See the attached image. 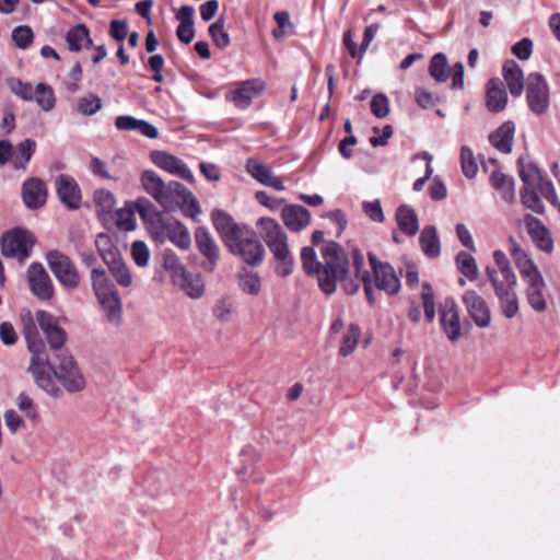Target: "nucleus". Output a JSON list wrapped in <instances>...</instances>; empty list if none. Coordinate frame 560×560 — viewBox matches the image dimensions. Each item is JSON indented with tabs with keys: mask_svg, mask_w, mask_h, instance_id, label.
Returning a JSON list of instances; mask_svg holds the SVG:
<instances>
[{
	"mask_svg": "<svg viewBox=\"0 0 560 560\" xmlns=\"http://www.w3.org/2000/svg\"><path fill=\"white\" fill-rule=\"evenodd\" d=\"M24 336L31 352L28 372L40 389L54 397L61 394L58 383L70 393L84 389L85 380L72 355L67 351H60L56 354L57 363H52L49 360L46 345L33 324L24 327Z\"/></svg>",
	"mask_w": 560,
	"mask_h": 560,
	"instance_id": "obj_1",
	"label": "nucleus"
},
{
	"mask_svg": "<svg viewBox=\"0 0 560 560\" xmlns=\"http://www.w3.org/2000/svg\"><path fill=\"white\" fill-rule=\"evenodd\" d=\"M323 261L318 260L315 249L305 246L301 250V261L304 272L317 279L319 289L331 295L336 292L337 282L346 294L353 295L359 292L360 283L357 278H350V262L346 250L335 241L326 242L320 248Z\"/></svg>",
	"mask_w": 560,
	"mask_h": 560,
	"instance_id": "obj_2",
	"label": "nucleus"
},
{
	"mask_svg": "<svg viewBox=\"0 0 560 560\" xmlns=\"http://www.w3.org/2000/svg\"><path fill=\"white\" fill-rule=\"evenodd\" d=\"M211 221L232 255L238 256L245 264L253 267L262 262L264 245L249 225L235 222L230 213L221 209L212 210Z\"/></svg>",
	"mask_w": 560,
	"mask_h": 560,
	"instance_id": "obj_3",
	"label": "nucleus"
},
{
	"mask_svg": "<svg viewBox=\"0 0 560 560\" xmlns=\"http://www.w3.org/2000/svg\"><path fill=\"white\" fill-rule=\"evenodd\" d=\"M354 277L362 282L366 300L370 305L376 302L374 289L384 291L388 295H396L400 291V277L389 262L381 261L374 253H368L371 271L364 269V257L358 247L350 253Z\"/></svg>",
	"mask_w": 560,
	"mask_h": 560,
	"instance_id": "obj_4",
	"label": "nucleus"
},
{
	"mask_svg": "<svg viewBox=\"0 0 560 560\" xmlns=\"http://www.w3.org/2000/svg\"><path fill=\"white\" fill-rule=\"evenodd\" d=\"M510 253L525 285V299L528 305L537 313H544L548 308L547 283L527 253L510 238Z\"/></svg>",
	"mask_w": 560,
	"mask_h": 560,
	"instance_id": "obj_5",
	"label": "nucleus"
},
{
	"mask_svg": "<svg viewBox=\"0 0 560 560\" xmlns=\"http://www.w3.org/2000/svg\"><path fill=\"white\" fill-rule=\"evenodd\" d=\"M260 237L268 246L276 261V273L285 278L293 272L294 257L290 250L288 235L282 226L272 218L262 217L257 220Z\"/></svg>",
	"mask_w": 560,
	"mask_h": 560,
	"instance_id": "obj_6",
	"label": "nucleus"
},
{
	"mask_svg": "<svg viewBox=\"0 0 560 560\" xmlns=\"http://www.w3.org/2000/svg\"><path fill=\"white\" fill-rule=\"evenodd\" d=\"M92 289L102 305L107 319L119 325L121 319V302L115 284L108 278L106 271L101 268H93L90 272Z\"/></svg>",
	"mask_w": 560,
	"mask_h": 560,
	"instance_id": "obj_7",
	"label": "nucleus"
},
{
	"mask_svg": "<svg viewBox=\"0 0 560 560\" xmlns=\"http://www.w3.org/2000/svg\"><path fill=\"white\" fill-rule=\"evenodd\" d=\"M486 273L494 293L515 289L517 278L511 267L510 259L502 250H494L493 264L486 268Z\"/></svg>",
	"mask_w": 560,
	"mask_h": 560,
	"instance_id": "obj_8",
	"label": "nucleus"
},
{
	"mask_svg": "<svg viewBox=\"0 0 560 560\" xmlns=\"http://www.w3.org/2000/svg\"><path fill=\"white\" fill-rule=\"evenodd\" d=\"M141 185L166 212L175 208V188L172 183L166 184L153 171H144L141 175Z\"/></svg>",
	"mask_w": 560,
	"mask_h": 560,
	"instance_id": "obj_9",
	"label": "nucleus"
},
{
	"mask_svg": "<svg viewBox=\"0 0 560 560\" xmlns=\"http://www.w3.org/2000/svg\"><path fill=\"white\" fill-rule=\"evenodd\" d=\"M35 240L31 233L22 229H15L1 240V252L5 257L15 258L23 262L31 256Z\"/></svg>",
	"mask_w": 560,
	"mask_h": 560,
	"instance_id": "obj_10",
	"label": "nucleus"
},
{
	"mask_svg": "<svg viewBox=\"0 0 560 560\" xmlns=\"http://www.w3.org/2000/svg\"><path fill=\"white\" fill-rule=\"evenodd\" d=\"M526 98L529 109L536 115H542L549 107V88L545 78L539 73H530L526 79Z\"/></svg>",
	"mask_w": 560,
	"mask_h": 560,
	"instance_id": "obj_11",
	"label": "nucleus"
},
{
	"mask_svg": "<svg viewBox=\"0 0 560 560\" xmlns=\"http://www.w3.org/2000/svg\"><path fill=\"white\" fill-rule=\"evenodd\" d=\"M48 266L56 279L67 288H75L80 282V276L71 259L58 252L52 250L47 254Z\"/></svg>",
	"mask_w": 560,
	"mask_h": 560,
	"instance_id": "obj_12",
	"label": "nucleus"
},
{
	"mask_svg": "<svg viewBox=\"0 0 560 560\" xmlns=\"http://www.w3.org/2000/svg\"><path fill=\"white\" fill-rule=\"evenodd\" d=\"M142 220L151 236L159 243L171 241L175 243V230L173 224L167 221L161 212H158L152 202H149L148 209L142 208Z\"/></svg>",
	"mask_w": 560,
	"mask_h": 560,
	"instance_id": "obj_13",
	"label": "nucleus"
},
{
	"mask_svg": "<svg viewBox=\"0 0 560 560\" xmlns=\"http://www.w3.org/2000/svg\"><path fill=\"white\" fill-rule=\"evenodd\" d=\"M194 236L198 252L206 259L202 268L207 271H213L221 258L219 245L210 231L205 226H198L195 230Z\"/></svg>",
	"mask_w": 560,
	"mask_h": 560,
	"instance_id": "obj_14",
	"label": "nucleus"
},
{
	"mask_svg": "<svg viewBox=\"0 0 560 560\" xmlns=\"http://www.w3.org/2000/svg\"><path fill=\"white\" fill-rule=\"evenodd\" d=\"M27 282L37 299L48 301L54 296V284L43 265L34 262L28 267Z\"/></svg>",
	"mask_w": 560,
	"mask_h": 560,
	"instance_id": "obj_15",
	"label": "nucleus"
},
{
	"mask_svg": "<svg viewBox=\"0 0 560 560\" xmlns=\"http://www.w3.org/2000/svg\"><path fill=\"white\" fill-rule=\"evenodd\" d=\"M266 88V83L261 79H250L236 84L234 90L226 94V100L232 102L235 107L245 109L252 100L259 95Z\"/></svg>",
	"mask_w": 560,
	"mask_h": 560,
	"instance_id": "obj_16",
	"label": "nucleus"
},
{
	"mask_svg": "<svg viewBox=\"0 0 560 560\" xmlns=\"http://www.w3.org/2000/svg\"><path fill=\"white\" fill-rule=\"evenodd\" d=\"M36 322L45 334L51 349L59 353L67 340L66 331L58 325L57 318L46 311L36 313Z\"/></svg>",
	"mask_w": 560,
	"mask_h": 560,
	"instance_id": "obj_17",
	"label": "nucleus"
},
{
	"mask_svg": "<svg viewBox=\"0 0 560 560\" xmlns=\"http://www.w3.org/2000/svg\"><path fill=\"white\" fill-rule=\"evenodd\" d=\"M463 303L476 326L486 328L490 325V308L481 295L474 290H468L463 294Z\"/></svg>",
	"mask_w": 560,
	"mask_h": 560,
	"instance_id": "obj_18",
	"label": "nucleus"
},
{
	"mask_svg": "<svg viewBox=\"0 0 560 560\" xmlns=\"http://www.w3.org/2000/svg\"><path fill=\"white\" fill-rule=\"evenodd\" d=\"M440 324L446 337L452 341H457L462 335L459 312L453 299H446L441 305Z\"/></svg>",
	"mask_w": 560,
	"mask_h": 560,
	"instance_id": "obj_19",
	"label": "nucleus"
},
{
	"mask_svg": "<svg viewBox=\"0 0 560 560\" xmlns=\"http://www.w3.org/2000/svg\"><path fill=\"white\" fill-rule=\"evenodd\" d=\"M149 200L140 198L136 201H127L125 206L115 212V223L118 229L129 232L137 228L136 213L142 218V208L148 209Z\"/></svg>",
	"mask_w": 560,
	"mask_h": 560,
	"instance_id": "obj_20",
	"label": "nucleus"
},
{
	"mask_svg": "<svg viewBox=\"0 0 560 560\" xmlns=\"http://www.w3.org/2000/svg\"><path fill=\"white\" fill-rule=\"evenodd\" d=\"M526 230L533 243L542 252L550 253L553 249V242L548 229L536 217L527 214L524 218Z\"/></svg>",
	"mask_w": 560,
	"mask_h": 560,
	"instance_id": "obj_21",
	"label": "nucleus"
},
{
	"mask_svg": "<svg viewBox=\"0 0 560 560\" xmlns=\"http://www.w3.org/2000/svg\"><path fill=\"white\" fill-rule=\"evenodd\" d=\"M283 224L291 232H301L311 223L310 211L300 205H287L281 210Z\"/></svg>",
	"mask_w": 560,
	"mask_h": 560,
	"instance_id": "obj_22",
	"label": "nucleus"
},
{
	"mask_svg": "<svg viewBox=\"0 0 560 560\" xmlns=\"http://www.w3.org/2000/svg\"><path fill=\"white\" fill-rule=\"evenodd\" d=\"M57 194L69 209H78L81 203V191L75 180L68 175H59L55 182Z\"/></svg>",
	"mask_w": 560,
	"mask_h": 560,
	"instance_id": "obj_23",
	"label": "nucleus"
},
{
	"mask_svg": "<svg viewBox=\"0 0 560 560\" xmlns=\"http://www.w3.org/2000/svg\"><path fill=\"white\" fill-rule=\"evenodd\" d=\"M103 252V260L108 266L109 271L115 278L116 282L125 288L132 284V276L126 262L122 260L118 252Z\"/></svg>",
	"mask_w": 560,
	"mask_h": 560,
	"instance_id": "obj_24",
	"label": "nucleus"
},
{
	"mask_svg": "<svg viewBox=\"0 0 560 560\" xmlns=\"http://www.w3.org/2000/svg\"><path fill=\"white\" fill-rule=\"evenodd\" d=\"M115 127L118 130L136 131L149 139H156L159 137V130L155 126L147 120L138 119L128 115L116 117Z\"/></svg>",
	"mask_w": 560,
	"mask_h": 560,
	"instance_id": "obj_25",
	"label": "nucleus"
},
{
	"mask_svg": "<svg viewBox=\"0 0 560 560\" xmlns=\"http://www.w3.org/2000/svg\"><path fill=\"white\" fill-rule=\"evenodd\" d=\"M180 272V289L190 299H200L205 293V282L200 273L187 271L185 267L177 265V273Z\"/></svg>",
	"mask_w": 560,
	"mask_h": 560,
	"instance_id": "obj_26",
	"label": "nucleus"
},
{
	"mask_svg": "<svg viewBox=\"0 0 560 560\" xmlns=\"http://www.w3.org/2000/svg\"><path fill=\"white\" fill-rule=\"evenodd\" d=\"M503 78L512 96H521L525 83L521 67L514 60H506L503 65Z\"/></svg>",
	"mask_w": 560,
	"mask_h": 560,
	"instance_id": "obj_27",
	"label": "nucleus"
},
{
	"mask_svg": "<svg viewBox=\"0 0 560 560\" xmlns=\"http://www.w3.org/2000/svg\"><path fill=\"white\" fill-rule=\"evenodd\" d=\"M24 203L32 209L42 207L46 201V189L42 180L37 178L28 179L24 183L22 189Z\"/></svg>",
	"mask_w": 560,
	"mask_h": 560,
	"instance_id": "obj_28",
	"label": "nucleus"
},
{
	"mask_svg": "<svg viewBox=\"0 0 560 560\" xmlns=\"http://www.w3.org/2000/svg\"><path fill=\"white\" fill-rule=\"evenodd\" d=\"M508 103V94L500 79L493 78L488 82L487 108L492 113L502 112Z\"/></svg>",
	"mask_w": 560,
	"mask_h": 560,
	"instance_id": "obj_29",
	"label": "nucleus"
},
{
	"mask_svg": "<svg viewBox=\"0 0 560 560\" xmlns=\"http://www.w3.org/2000/svg\"><path fill=\"white\" fill-rule=\"evenodd\" d=\"M177 208L184 215L191 218L195 222H199L201 208L198 199L186 187L177 183Z\"/></svg>",
	"mask_w": 560,
	"mask_h": 560,
	"instance_id": "obj_30",
	"label": "nucleus"
},
{
	"mask_svg": "<svg viewBox=\"0 0 560 560\" xmlns=\"http://www.w3.org/2000/svg\"><path fill=\"white\" fill-rule=\"evenodd\" d=\"M515 133V125L512 121H505L493 133L489 136L490 143L502 153H510Z\"/></svg>",
	"mask_w": 560,
	"mask_h": 560,
	"instance_id": "obj_31",
	"label": "nucleus"
},
{
	"mask_svg": "<svg viewBox=\"0 0 560 560\" xmlns=\"http://www.w3.org/2000/svg\"><path fill=\"white\" fill-rule=\"evenodd\" d=\"M396 221L399 230L408 236H415L419 231L418 215L415 210L407 205H401L397 208Z\"/></svg>",
	"mask_w": 560,
	"mask_h": 560,
	"instance_id": "obj_32",
	"label": "nucleus"
},
{
	"mask_svg": "<svg viewBox=\"0 0 560 560\" xmlns=\"http://www.w3.org/2000/svg\"><path fill=\"white\" fill-rule=\"evenodd\" d=\"M419 243L425 256L435 258L440 255L441 243L436 229L433 225L423 228L419 237Z\"/></svg>",
	"mask_w": 560,
	"mask_h": 560,
	"instance_id": "obj_33",
	"label": "nucleus"
},
{
	"mask_svg": "<svg viewBox=\"0 0 560 560\" xmlns=\"http://www.w3.org/2000/svg\"><path fill=\"white\" fill-rule=\"evenodd\" d=\"M66 42L71 51H79L83 47L92 45L89 30L84 24H78L70 28L66 35Z\"/></svg>",
	"mask_w": 560,
	"mask_h": 560,
	"instance_id": "obj_34",
	"label": "nucleus"
},
{
	"mask_svg": "<svg viewBox=\"0 0 560 560\" xmlns=\"http://www.w3.org/2000/svg\"><path fill=\"white\" fill-rule=\"evenodd\" d=\"M492 187L500 191L502 199L511 203L514 200V180L505 174L494 171L490 176Z\"/></svg>",
	"mask_w": 560,
	"mask_h": 560,
	"instance_id": "obj_35",
	"label": "nucleus"
},
{
	"mask_svg": "<svg viewBox=\"0 0 560 560\" xmlns=\"http://www.w3.org/2000/svg\"><path fill=\"white\" fill-rule=\"evenodd\" d=\"M33 101L44 112H50L56 106V96L54 89L46 83H38L33 93Z\"/></svg>",
	"mask_w": 560,
	"mask_h": 560,
	"instance_id": "obj_36",
	"label": "nucleus"
},
{
	"mask_svg": "<svg viewBox=\"0 0 560 560\" xmlns=\"http://www.w3.org/2000/svg\"><path fill=\"white\" fill-rule=\"evenodd\" d=\"M500 302V307L506 318H513L520 311L518 299L515 289L494 293Z\"/></svg>",
	"mask_w": 560,
	"mask_h": 560,
	"instance_id": "obj_37",
	"label": "nucleus"
},
{
	"mask_svg": "<svg viewBox=\"0 0 560 560\" xmlns=\"http://www.w3.org/2000/svg\"><path fill=\"white\" fill-rule=\"evenodd\" d=\"M93 200L100 218H105L107 214H110L116 205L114 195L106 189L95 190Z\"/></svg>",
	"mask_w": 560,
	"mask_h": 560,
	"instance_id": "obj_38",
	"label": "nucleus"
},
{
	"mask_svg": "<svg viewBox=\"0 0 560 560\" xmlns=\"http://www.w3.org/2000/svg\"><path fill=\"white\" fill-rule=\"evenodd\" d=\"M429 73L439 83L448 79L447 58L443 52H438L431 58Z\"/></svg>",
	"mask_w": 560,
	"mask_h": 560,
	"instance_id": "obj_39",
	"label": "nucleus"
},
{
	"mask_svg": "<svg viewBox=\"0 0 560 560\" xmlns=\"http://www.w3.org/2000/svg\"><path fill=\"white\" fill-rule=\"evenodd\" d=\"M456 265L458 270L468 280L475 281L479 276V270L475 258L466 252H459L456 255Z\"/></svg>",
	"mask_w": 560,
	"mask_h": 560,
	"instance_id": "obj_40",
	"label": "nucleus"
},
{
	"mask_svg": "<svg viewBox=\"0 0 560 560\" xmlns=\"http://www.w3.org/2000/svg\"><path fill=\"white\" fill-rule=\"evenodd\" d=\"M102 105V100L98 96L89 93L77 100L75 109L83 116H92L101 110Z\"/></svg>",
	"mask_w": 560,
	"mask_h": 560,
	"instance_id": "obj_41",
	"label": "nucleus"
},
{
	"mask_svg": "<svg viewBox=\"0 0 560 560\" xmlns=\"http://www.w3.org/2000/svg\"><path fill=\"white\" fill-rule=\"evenodd\" d=\"M18 410L22 413V416L31 421L32 423H37L38 421V412L34 400L25 393H20L15 400Z\"/></svg>",
	"mask_w": 560,
	"mask_h": 560,
	"instance_id": "obj_42",
	"label": "nucleus"
},
{
	"mask_svg": "<svg viewBox=\"0 0 560 560\" xmlns=\"http://www.w3.org/2000/svg\"><path fill=\"white\" fill-rule=\"evenodd\" d=\"M35 141L31 139H26L18 145L16 151L13 153L15 168H25L35 151Z\"/></svg>",
	"mask_w": 560,
	"mask_h": 560,
	"instance_id": "obj_43",
	"label": "nucleus"
},
{
	"mask_svg": "<svg viewBox=\"0 0 560 560\" xmlns=\"http://www.w3.org/2000/svg\"><path fill=\"white\" fill-rule=\"evenodd\" d=\"M359 337L360 328L357 325L351 324L342 338L341 346L339 348L340 355L347 357L352 353L358 345Z\"/></svg>",
	"mask_w": 560,
	"mask_h": 560,
	"instance_id": "obj_44",
	"label": "nucleus"
},
{
	"mask_svg": "<svg viewBox=\"0 0 560 560\" xmlns=\"http://www.w3.org/2000/svg\"><path fill=\"white\" fill-rule=\"evenodd\" d=\"M209 35L219 48H225L230 45V35L224 31V19H218L209 26Z\"/></svg>",
	"mask_w": 560,
	"mask_h": 560,
	"instance_id": "obj_45",
	"label": "nucleus"
},
{
	"mask_svg": "<svg viewBox=\"0 0 560 560\" xmlns=\"http://www.w3.org/2000/svg\"><path fill=\"white\" fill-rule=\"evenodd\" d=\"M130 254L138 267L144 268L149 265L151 253L143 241H135L131 244Z\"/></svg>",
	"mask_w": 560,
	"mask_h": 560,
	"instance_id": "obj_46",
	"label": "nucleus"
},
{
	"mask_svg": "<svg viewBox=\"0 0 560 560\" xmlns=\"http://www.w3.org/2000/svg\"><path fill=\"white\" fill-rule=\"evenodd\" d=\"M522 203L536 213H542L545 210L544 203L540 200L536 187H524L521 196Z\"/></svg>",
	"mask_w": 560,
	"mask_h": 560,
	"instance_id": "obj_47",
	"label": "nucleus"
},
{
	"mask_svg": "<svg viewBox=\"0 0 560 560\" xmlns=\"http://www.w3.org/2000/svg\"><path fill=\"white\" fill-rule=\"evenodd\" d=\"M460 164L463 174L467 178H474L476 176L478 166L472 151L466 145L462 147L460 150Z\"/></svg>",
	"mask_w": 560,
	"mask_h": 560,
	"instance_id": "obj_48",
	"label": "nucleus"
},
{
	"mask_svg": "<svg viewBox=\"0 0 560 560\" xmlns=\"http://www.w3.org/2000/svg\"><path fill=\"white\" fill-rule=\"evenodd\" d=\"M246 170L256 180L261 184H265L273 174L267 165L254 159H249L247 161Z\"/></svg>",
	"mask_w": 560,
	"mask_h": 560,
	"instance_id": "obj_49",
	"label": "nucleus"
},
{
	"mask_svg": "<svg viewBox=\"0 0 560 560\" xmlns=\"http://www.w3.org/2000/svg\"><path fill=\"white\" fill-rule=\"evenodd\" d=\"M536 190L560 211V200L557 196L553 184L542 177L536 184Z\"/></svg>",
	"mask_w": 560,
	"mask_h": 560,
	"instance_id": "obj_50",
	"label": "nucleus"
},
{
	"mask_svg": "<svg viewBox=\"0 0 560 560\" xmlns=\"http://www.w3.org/2000/svg\"><path fill=\"white\" fill-rule=\"evenodd\" d=\"M34 38L33 31L27 25H20L12 31V40L14 44L22 49L27 48Z\"/></svg>",
	"mask_w": 560,
	"mask_h": 560,
	"instance_id": "obj_51",
	"label": "nucleus"
},
{
	"mask_svg": "<svg viewBox=\"0 0 560 560\" xmlns=\"http://www.w3.org/2000/svg\"><path fill=\"white\" fill-rule=\"evenodd\" d=\"M517 163L520 166V177L524 183V187H536L537 182L541 178L539 171L533 165L525 167L522 158L518 159Z\"/></svg>",
	"mask_w": 560,
	"mask_h": 560,
	"instance_id": "obj_52",
	"label": "nucleus"
},
{
	"mask_svg": "<svg viewBox=\"0 0 560 560\" xmlns=\"http://www.w3.org/2000/svg\"><path fill=\"white\" fill-rule=\"evenodd\" d=\"M241 289L250 295H257L260 291V279L256 272H246L240 278Z\"/></svg>",
	"mask_w": 560,
	"mask_h": 560,
	"instance_id": "obj_53",
	"label": "nucleus"
},
{
	"mask_svg": "<svg viewBox=\"0 0 560 560\" xmlns=\"http://www.w3.org/2000/svg\"><path fill=\"white\" fill-rule=\"evenodd\" d=\"M9 85L12 93L22 98L23 101H33V93L35 86H33L31 83L23 82L19 79H13L10 81Z\"/></svg>",
	"mask_w": 560,
	"mask_h": 560,
	"instance_id": "obj_54",
	"label": "nucleus"
},
{
	"mask_svg": "<svg viewBox=\"0 0 560 560\" xmlns=\"http://www.w3.org/2000/svg\"><path fill=\"white\" fill-rule=\"evenodd\" d=\"M166 279H170L172 282H175V258L172 256H166L161 269H156L153 280L158 282H163Z\"/></svg>",
	"mask_w": 560,
	"mask_h": 560,
	"instance_id": "obj_55",
	"label": "nucleus"
},
{
	"mask_svg": "<svg viewBox=\"0 0 560 560\" xmlns=\"http://www.w3.org/2000/svg\"><path fill=\"white\" fill-rule=\"evenodd\" d=\"M151 160L158 167L171 174L175 173V158L173 155L163 151H153L151 153Z\"/></svg>",
	"mask_w": 560,
	"mask_h": 560,
	"instance_id": "obj_56",
	"label": "nucleus"
},
{
	"mask_svg": "<svg viewBox=\"0 0 560 560\" xmlns=\"http://www.w3.org/2000/svg\"><path fill=\"white\" fill-rule=\"evenodd\" d=\"M362 210L373 222L383 223L385 215L380 200L363 201Z\"/></svg>",
	"mask_w": 560,
	"mask_h": 560,
	"instance_id": "obj_57",
	"label": "nucleus"
},
{
	"mask_svg": "<svg viewBox=\"0 0 560 560\" xmlns=\"http://www.w3.org/2000/svg\"><path fill=\"white\" fill-rule=\"evenodd\" d=\"M371 112L377 118H384L389 113V102L386 95L380 93L371 101Z\"/></svg>",
	"mask_w": 560,
	"mask_h": 560,
	"instance_id": "obj_58",
	"label": "nucleus"
},
{
	"mask_svg": "<svg viewBox=\"0 0 560 560\" xmlns=\"http://www.w3.org/2000/svg\"><path fill=\"white\" fill-rule=\"evenodd\" d=\"M4 423L11 433H16L25 427V418L14 409H9L3 415Z\"/></svg>",
	"mask_w": 560,
	"mask_h": 560,
	"instance_id": "obj_59",
	"label": "nucleus"
},
{
	"mask_svg": "<svg viewBox=\"0 0 560 560\" xmlns=\"http://www.w3.org/2000/svg\"><path fill=\"white\" fill-rule=\"evenodd\" d=\"M233 303L229 299L222 298L217 302L213 314L219 320L228 322L231 317Z\"/></svg>",
	"mask_w": 560,
	"mask_h": 560,
	"instance_id": "obj_60",
	"label": "nucleus"
},
{
	"mask_svg": "<svg viewBox=\"0 0 560 560\" xmlns=\"http://www.w3.org/2000/svg\"><path fill=\"white\" fill-rule=\"evenodd\" d=\"M512 52L521 60H527L533 52V42L525 37L512 46Z\"/></svg>",
	"mask_w": 560,
	"mask_h": 560,
	"instance_id": "obj_61",
	"label": "nucleus"
},
{
	"mask_svg": "<svg viewBox=\"0 0 560 560\" xmlns=\"http://www.w3.org/2000/svg\"><path fill=\"white\" fill-rule=\"evenodd\" d=\"M0 340L7 346H13L18 341V334L10 322L0 324Z\"/></svg>",
	"mask_w": 560,
	"mask_h": 560,
	"instance_id": "obj_62",
	"label": "nucleus"
},
{
	"mask_svg": "<svg viewBox=\"0 0 560 560\" xmlns=\"http://www.w3.org/2000/svg\"><path fill=\"white\" fill-rule=\"evenodd\" d=\"M415 95L417 104L422 108L432 107L438 102V97L425 89H417Z\"/></svg>",
	"mask_w": 560,
	"mask_h": 560,
	"instance_id": "obj_63",
	"label": "nucleus"
},
{
	"mask_svg": "<svg viewBox=\"0 0 560 560\" xmlns=\"http://www.w3.org/2000/svg\"><path fill=\"white\" fill-rule=\"evenodd\" d=\"M429 194L430 197L436 201L443 200L446 197V187L439 177L433 178V182L429 187Z\"/></svg>",
	"mask_w": 560,
	"mask_h": 560,
	"instance_id": "obj_64",
	"label": "nucleus"
}]
</instances>
